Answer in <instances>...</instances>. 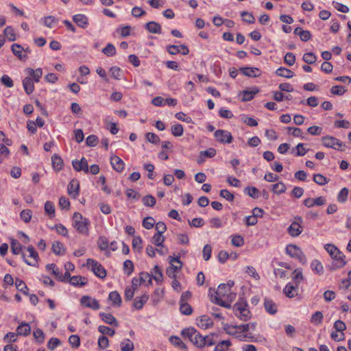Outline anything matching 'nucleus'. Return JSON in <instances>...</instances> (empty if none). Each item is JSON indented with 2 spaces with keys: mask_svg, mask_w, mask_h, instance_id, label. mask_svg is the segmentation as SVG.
<instances>
[{
  "mask_svg": "<svg viewBox=\"0 0 351 351\" xmlns=\"http://www.w3.org/2000/svg\"><path fill=\"white\" fill-rule=\"evenodd\" d=\"M302 231V228L298 222H293L287 229L288 233L293 237L299 236Z\"/></svg>",
  "mask_w": 351,
  "mask_h": 351,
  "instance_id": "15",
  "label": "nucleus"
},
{
  "mask_svg": "<svg viewBox=\"0 0 351 351\" xmlns=\"http://www.w3.org/2000/svg\"><path fill=\"white\" fill-rule=\"evenodd\" d=\"M209 293L210 295L211 301L221 306L229 308L231 305L229 302H226L223 298H227V299L232 301L235 298V293L231 292L229 289L228 285L221 284L219 285L217 289H210Z\"/></svg>",
  "mask_w": 351,
  "mask_h": 351,
  "instance_id": "1",
  "label": "nucleus"
},
{
  "mask_svg": "<svg viewBox=\"0 0 351 351\" xmlns=\"http://www.w3.org/2000/svg\"><path fill=\"white\" fill-rule=\"evenodd\" d=\"M98 245L101 250H106L109 247V242L106 237H101L98 240Z\"/></svg>",
  "mask_w": 351,
  "mask_h": 351,
  "instance_id": "56",
  "label": "nucleus"
},
{
  "mask_svg": "<svg viewBox=\"0 0 351 351\" xmlns=\"http://www.w3.org/2000/svg\"><path fill=\"white\" fill-rule=\"evenodd\" d=\"M45 211L51 219L55 216V207L53 202L47 201L45 204Z\"/></svg>",
  "mask_w": 351,
  "mask_h": 351,
  "instance_id": "34",
  "label": "nucleus"
},
{
  "mask_svg": "<svg viewBox=\"0 0 351 351\" xmlns=\"http://www.w3.org/2000/svg\"><path fill=\"white\" fill-rule=\"evenodd\" d=\"M145 137L147 141L153 144H158L160 141V138L156 134L152 132L147 133Z\"/></svg>",
  "mask_w": 351,
  "mask_h": 351,
  "instance_id": "54",
  "label": "nucleus"
},
{
  "mask_svg": "<svg viewBox=\"0 0 351 351\" xmlns=\"http://www.w3.org/2000/svg\"><path fill=\"white\" fill-rule=\"evenodd\" d=\"M277 75L284 77L286 78H291L293 77L294 73L292 71L285 67H280L276 71Z\"/></svg>",
  "mask_w": 351,
  "mask_h": 351,
  "instance_id": "28",
  "label": "nucleus"
},
{
  "mask_svg": "<svg viewBox=\"0 0 351 351\" xmlns=\"http://www.w3.org/2000/svg\"><path fill=\"white\" fill-rule=\"evenodd\" d=\"M73 226L79 233L87 234L88 231V220L86 218H84L82 215L79 213H75L73 217Z\"/></svg>",
  "mask_w": 351,
  "mask_h": 351,
  "instance_id": "3",
  "label": "nucleus"
},
{
  "mask_svg": "<svg viewBox=\"0 0 351 351\" xmlns=\"http://www.w3.org/2000/svg\"><path fill=\"white\" fill-rule=\"evenodd\" d=\"M23 86L25 89V93L27 95H30L33 93L34 90V85L33 83V80L29 77H26L23 80Z\"/></svg>",
  "mask_w": 351,
  "mask_h": 351,
  "instance_id": "21",
  "label": "nucleus"
},
{
  "mask_svg": "<svg viewBox=\"0 0 351 351\" xmlns=\"http://www.w3.org/2000/svg\"><path fill=\"white\" fill-rule=\"evenodd\" d=\"M247 306L246 303L237 302L233 307L235 315L243 321H247L250 318V312L247 308Z\"/></svg>",
  "mask_w": 351,
  "mask_h": 351,
  "instance_id": "5",
  "label": "nucleus"
},
{
  "mask_svg": "<svg viewBox=\"0 0 351 351\" xmlns=\"http://www.w3.org/2000/svg\"><path fill=\"white\" fill-rule=\"evenodd\" d=\"M303 60L308 64H313L316 61V56L313 53H306L303 56Z\"/></svg>",
  "mask_w": 351,
  "mask_h": 351,
  "instance_id": "58",
  "label": "nucleus"
},
{
  "mask_svg": "<svg viewBox=\"0 0 351 351\" xmlns=\"http://www.w3.org/2000/svg\"><path fill=\"white\" fill-rule=\"evenodd\" d=\"M98 330L103 335H108L111 337L115 334L114 330L106 326H99Z\"/></svg>",
  "mask_w": 351,
  "mask_h": 351,
  "instance_id": "62",
  "label": "nucleus"
},
{
  "mask_svg": "<svg viewBox=\"0 0 351 351\" xmlns=\"http://www.w3.org/2000/svg\"><path fill=\"white\" fill-rule=\"evenodd\" d=\"M297 289L298 285L295 284V286H294L293 285L288 284L284 289V293H285L286 296L289 298H292L297 295Z\"/></svg>",
  "mask_w": 351,
  "mask_h": 351,
  "instance_id": "27",
  "label": "nucleus"
},
{
  "mask_svg": "<svg viewBox=\"0 0 351 351\" xmlns=\"http://www.w3.org/2000/svg\"><path fill=\"white\" fill-rule=\"evenodd\" d=\"M239 70L247 77H258L261 75L260 70L254 67H241Z\"/></svg>",
  "mask_w": 351,
  "mask_h": 351,
  "instance_id": "17",
  "label": "nucleus"
},
{
  "mask_svg": "<svg viewBox=\"0 0 351 351\" xmlns=\"http://www.w3.org/2000/svg\"><path fill=\"white\" fill-rule=\"evenodd\" d=\"M146 29L152 34H161V26L159 23L150 21L146 23L145 25Z\"/></svg>",
  "mask_w": 351,
  "mask_h": 351,
  "instance_id": "25",
  "label": "nucleus"
},
{
  "mask_svg": "<svg viewBox=\"0 0 351 351\" xmlns=\"http://www.w3.org/2000/svg\"><path fill=\"white\" fill-rule=\"evenodd\" d=\"M27 250L29 253V257L32 258L34 261L33 262L28 261L25 258V254L22 253V257H23L24 261L29 265H32V266H34V267L37 266L38 260V254L36 252V251L35 250L34 247L32 245H29L27 247Z\"/></svg>",
  "mask_w": 351,
  "mask_h": 351,
  "instance_id": "11",
  "label": "nucleus"
},
{
  "mask_svg": "<svg viewBox=\"0 0 351 351\" xmlns=\"http://www.w3.org/2000/svg\"><path fill=\"white\" fill-rule=\"evenodd\" d=\"M349 191L347 188H343L338 194L337 200L339 202L343 203L347 200Z\"/></svg>",
  "mask_w": 351,
  "mask_h": 351,
  "instance_id": "52",
  "label": "nucleus"
},
{
  "mask_svg": "<svg viewBox=\"0 0 351 351\" xmlns=\"http://www.w3.org/2000/svg\"><path fill=\"white\" fill-rule=\"evenodd\" d=\"M72 165L73 169L77 171H83L86 173L89 172L88 161L84 157H82L80 160H73Z\"/></svg>",
  "mask_w": 351,
  "mask_h": 351,
  "instance_id": "10",
  "label": "nucleus"
},
{
  "mask_svg": "<svg viewBox=\"0 0 351 351\" xmlns=\"http://www.w3.org/2000/svg\"><path fill=\"white\" fill-rule=\"evenodd\" d=\"M165 237L160 233H156L152 238V243L157 246H162Z\"/></svg>",
  "mask_w": 351,
  "mask_h": 351,
  "instance_id": "45",
  "label": "nucleus"
},
{
  "mask_svg": "<svg viewBox=\"0 0 351 351\" xmlns=\"http://www.w3.org/2000/svg\"><path fill=\"white\" fill-rule=\"evenodd\" d=\"M311 267L312 270L317 274H321L323 273V266L321 264V263L317 260H314L313 261H312L311 264Z\"/></svg>",
  "mask_w": 351,
  "mask_h": 351,
  "instance_id": "41",
  "label": "nucleus"
},
{
  "mask_svg": "<svg viewBox=\"0 0 351 351\" xmlns=\"http://www.w3.org/2000/svg\"><path fill=\"white\" fill-rule=\"evenodd\" d=\"M183 132V127L181 124H176L171 126V133L175 136H181Z\"/></svg>",
  "mask_w": 351,
  "mask_h": 351,
  "instance_id": "51",
  "label": "nucleus"
},
{
  "mask_svg": "<svg viewBox=\"0 0 351 351\" xmlns=\"http://www.w3.org/2000/svg\"><path fill=\"white\" fill-rule=\"evenodd\" d=\"M86 265L97 277L104 278L106 276V269L99 262L92 258H88Z\"/></svg>",
  "mask_w": 351,
  "mask_h": 351,
  "instance_id": "4",
  "label": "nucleus"
},
{
  "mask_svg": "<svg viewBox=\"0 0 351 351\" xmlns=\"http://www.w3.org/2000/svg\"><path fill=\"white\" fill-rule=\"evenodd\" d=\"M323 314L321 311H316L313 313L311 318V322L319 325L322 322Z\"/></svg>",
  "mask_w": 351,
  "mask_h": 351,
  "instance_id": "43",
  "label": "nucleus"
},
{
  "mask_svg": "<svg viewBox=\"0 0 351 351\" xmlns=\"http://www.w3.org/2000/svg\"><path fill=\"white\" fill-rule=\"evenodd\" d=\"M18 335L27 336L30 334L31 328L27 323L22 322L16 328Z\"/></svg>",
  "mask_w": 351,
  "mask_h": 351,
  "instance_id": "26",
  "label": "nucleus"
},
{
  "mask_svg": "<svg viewBox=\"0 0 351 351\" xmlns=\"http://www.w3.org/2000/svg\"><path fill=\"white\" fill-rule=\"evenodd\" d=\"M191 341L197 347L202 348L206 345V338L202 336L197 330Z\"/></svg>",
  "mask_w": 351,
  "mask_h": 351,
  "instance_id": "18",
  "label": "nucleus"
},
{
  "mask_svg": "<svg viewBox=\"0 0 351 351\" xmlns=\"http://www.w3.org/2000/svg\"><path fill=\"white\" fill-rule=\"evenodd\" d=\"M197 325L202 328L206 329L213 326V322L208 316L202 315L200 317Z\"/></svg>",
  "mask_w": 351,
  "mask_h": 351,
  "instance_id": "20",
  "label": "nucleus"
},
{
  "mask_svg": "<svg viewBox=\"0 0 351 351\" xmlns=\"http://www.w3.org/2000/svg\"><path fill=\"white\" fill-rule=\"evenodd\" d=\"M61 344V341L59 339L52 337L49 339L47 343V347L49 350H53L56 347Z\"/></svg>",
  "mask_w": 351,
  "mask_h": 351,
  "instance_id": "60",
  "label": "nucleus"
},
{
  "mask_svg": "<svg viewBox=\"0 0 351 351\" xmlns=\"http://www.w3.org/2000/svg\"><path fill=\"white\" fill-rule=\"evenodd\" d=\"M27 71L28 73L32 77L34 82H38L40 81V79L43 75L42 69L38 68L36 70H34L33 69L28 68Z\"/></svg>",
  "mask_w": 351,
  "mask_h": 351,
  "instance_id": "31",
  "label": "nucleus"
},
{
  "mask_svg": "<svg viewBox=\"0 0 351 351\" xmlns=\"http://www.w3.org/2000/svg\"><path fill=\"white\" fill-rule=\"evenodd\" d=\"M110 164L114 170L117 172H121L125 166V163L123 160L117 156H112L110 157Z\"/></svg>",
  "mask_w": 351,
  "mask_h": 351,
  "instance_id": "12",
  "label": "nucleus"
},
{
  "mask_svg": "<svg viewBox=\"0 0 351 351\" xmlns=\"http://www.w3.org/2000/svg\"><path fill=\"white\" fill-rule=\"evenodd\" d=\"M149 299V295L146 293H144L141 297H136L134 299V302L133 306L135 308L140 310L143 308L144 304L147 302Z\"/></svg>",
  "mask_w": 351,
  "mask_h": 351,
  "instance_id": "22",
  "label": "nucleus"
},
{
  "mask_svg": "<svg viewBox=\"0 0 351 351\" xmlns=\"http://www.w3.org/2000/svg\"><path fill=\"white\" fill-rule=\"evenodd\" d=\"M169 263L171 264L170 267L174 272H177L178 270L182 268V263L180 261V258H173L172 256L169 257Z\"/></svg>",
  "mask_w": 351,
  "mask_h": 351,
  "instance_id": "29",
  "label": "nucleus"
},
{
  "mask_svg": "<svg viewBox=\"0 0 351 351\" xmlns=\"http://www.w3.org/2000/svg\"><path fill=\"white\" fill-rule=\"evenodd\" d=\"M108 298L112 302L114 305L121 306L122 300L119 293L117 291H112L109 293Z\"/></svg>",
  "mask_w": 351,
  "mask_h": 351,
  "instance_id": "32",
  "label": "nucleus"
},
{
  "mask_svg": "<svg viewBox=\"0 0 351 351\" xmlns=\"http://www.w3.org/2000/svg\"><path fill=\"white\" fill-rule=\"evenodd\" d=\"M232 345L230 340H223L215 346L214 351H228L229 347Z\"/></svg>",
  "mask_w": 351,
  "mask_h": 351,
  "instance_id": "33",
  "label": "nucleus"
},
{
  "mask_svg": "<svg viewBox=\"0 0 351 351\" xmlns=\"http://www.w3.org/2000/svg\"><path fill=\"white\" fill-rule=\"evenodd\" d=\"M121 351H133L134 349V343L129 339L121 342Z\"/></svg>",
  "mask_w": 351,
  "mask_h": 351,
  "instance_id": "36",
  "label": "nucleus"
},
{
  "mask_svg": "<svg viewBox=\"0 0 351 351\" xmlns=\"http://www.w3.org/2000/svg\"><path fill=\"white\" fill-rule=\"evenodd\" d=\"M231 243L236 247H241L244 245V239L241 235H234L232 238Z\"/></svg>",
  "mask_w": 351,
  "mask_h": 351,
  "instance_id": "57",
  "label": "nucleus"
},
{
  "mask_svg": "<svg viewBox=\"0 0 351 351\" xmlns=\"http://www.w3.org/2000/svg\"><path fill=\"white\" fill-rule=\"evenodd\" d=\"M70 283L74 286H84L87 283L86 279L80 276H74L69 280Z\"/></svg>",
  "mask_w": 351,
  "mask_h": 351,
  "instance_id": "30",
  "label": "nucleus"
},
{
  "mask_svg": "<svg viewBox=\"0 0 351 351\" xmlns=\"http://www.w3.org/2000/svg\"><path fill=\"white\" fill-rule=\"evenodd\" d=\"M16 289L25 295H28V288L25 283L21 279L16 278L15 282Z\"/></svg>",
  "mask_w": 351,
  "mask_h": 351,
  "instance_id": "35",
  "label": "nucleus"
},
{
  "mask_svg": "<svg viewBox=\"0 0 351 351\" xmlns=\"http://www.w3.org/2000/svg\"><path fill=\"white\" fill-rule=\"evenodd\" d=\"M323 145L326 147L333 148L338 150H343V147L345 145L343 144L339 139L332 136H324L322 138Z\"/></svg>",
  "mask_w": 351,
  "mask_h": 351,
  "instance_id": "7",
  "label": "nucleus"
},
{
  "mask_svg": "<svg viewBox=\"0 0 351 351\" xmlns=\"http://www.w3.org/2000/svg\"><path fill=\"white\" fill-rule=\"evenodd\" d=\"M80 303L82 306L92 308L93 310H98L100 308L99 302L91 298L90 296L84 295L80 300Z\"/></svg>",
  "mask_w": 351,
  "mask_h": 351,
  "instance_id": "9",
  "label": "nucleus"
},
{
  "mask_svg": "<svg viewBox=\"0 0 351 351\" xmlns=\"http://www.w3.org/2000/svg\"><path fill=\"white\" fill-rule=\"evenodd\" d=\"M52 251L57 255H62L64 253L63 245L60 241H55L52 244Z\"/></svg>",
  "mask_w": 351,
  "mask_h": 351,
  "instance_id": "38",
  "label": "nucleus"
},
{
  "mask_svg": "<svg viewBox=\"0 0 351 351\" xmlns=\"http://www.w3.org/2000/svg\"><path fill=\"white\" fill-rule=\"evenodd\" d=\"M325 249L329 253L331 258L334 259V263L331 266L332 269L343 267L346 265L345 255L336 246L332 244H327L325 246Z\"/></svg>",
  "mask_w": 351,
  "mask_h": 351,
  "instance_id": "2",
  "label": "nucleus"
},
{
  "mask_svg": "<svg viewBox=\"0 0 351 351\" xmlns=\"http://www.w3.org/2000/svg\"><path fill=\"white\" fill-rule=\"evenodd\" d=\"M73 21L80 27L85 28L88 25V18L84 14H75L73 17Z\"/></svg>",
  "mask_w": 351,
  "mask_h": 351,
  "instance_id": "24",
  "label": "nucleus"
},
{
  "mask_svg": "<svg viewBox=\"0 0 351 351\" xmlns=\"http://www.w3.org/2000/svg\"><path fill=\"white\" fill-rule=\"evenodd\" d=\"M214 136L221 143H231L233 141L231 133L227 130H217L215 132Z\"/></svg>",
  "mask_w": 351,
  "mask_h": 351,
  "instance_id": "8",
  "label": "nucleus"
},
{
  "mask_svg": "<svg viewBox=\"0 0 351 351\" xmlns=\"http://www.w3.org/2000/svg\"><path fill=\"white\" fill-rule=\"evenodd\" d=\"M52 167L56 171H60L63 167V160L57 154L51 157Z\"/></svg>",
  "mask_w": 351,
  "mask_h": 351,
  "instance_id": "19",
  "label": "nucleus"
},
{
  "mask_svg": "<svg viewBox=\"0 0 351 351\" xmlns=\"http://www.w3.org/2000/svg\"><path fill=\"white\" fill-rule=\"evenodd\" d=\"M241 16H242L243 21L252 24L255 22V18L252 15V14L247 12L246 11H243L241 13Z\"/></svg>",
  "mask_w": 351,
  "mask_h": 351,
  "instance_id": "48",
  "label": "nucleus"
},
{
  "mask_svg": "<svg viewBox=\"0 0 351 351\" xmlns=\"http://www.w3.org/2000/svg\"><path fill=\"white\" fill-rule=\"evenodd\" d=\"M264 306L266 311L271 314L274 315L277 312V305L276 303L269 298H265Z\"/></svg>",
  "mask_w": 351,
  "mask_h": 351,
  "instance_id": "16",
  "label": "nucleus"
},
{
  "mask_svg": "<svg viewBox=\"0 0 351 351\" xmlns=\"http://www.w3.org/2000/svg\"><path fill=\"white\" fill-rule=\"evenodd\" d=\"M286 186L283 182H278L273 185L272 191L274 193L281 194L286 191Z\"/></svg>",
  "mask_w": 351,
  "mask_h": 351,
  "instance_id": "46",
  "label": "nucleus"
},
{
  "mask_svg": "<svg viewBox=\"0 0 351 351\" xmlns=\"http://www.w3.org/2000/svg\"><path fill=\"white\" fill-rule=\"evenodd\" d=\"M4 34L10 41H14L16 39L14 30L11 26H8L4 29Z\"/></svg>",
  "mask_w": 351,
  "mask_h": 351,
  "instance_id": "49",
  "label": "nucleus"
},
{
  "mask_svg": "<svg viewBox=\"0 0 351 351\" xmlns=\"http://www.w3.org/2000/svg\"><path fill=\"white\" fill-rule=\"evenodd\" d=\"M180 312L186 315H189L192 313L193 309L188 302H179Z\"/></svg>",
  "mask_w": 351,
  "mask_h": 351,
  "instance_id": "37",
  "label": "nucleus"
},
{
  "mask_svg": "<svg viewBox=\"0 0 351 351\" xmlns=\"http://www.w3.org/2000/svg\"><path fill=\"white\" fill-rule=\"evenodd\" d=\"M142 201L143 204L146 206L153 207L156 204V199L151 195L144 196Z\"/></svg>",
  "mask_w": 351,
  "mask_h": 351,
  "instance_id": "44",
  "label": "nucleus"
},
{
  "mask_svg": "<svg viewBox=\"0 0 351 351\" xmlns=\"http://www.w3.org/2000/svg\"><path fill=\"white\" fill-rule=\"evenodd\" d=\"M313 181L315 183H317V184L323 186V185L326 184L329 182V180L327 179L323 175H322L320 173H318V174H315L314 175V176H313Z\"/></svg>",
  "mask_w": 351,
  "mask_h": 351,
  "instance_id": "42",
  "label": "nucleus"
},
{
  "mask_svg": "<svg viewBox=\"0 0 351 351\" xmlns=\"http://www.w3.org/2000/svg\"><path fill=\"white\" fill-rule=\"evenodd\" d=\"M284 61L287 65L292 66L295 62V57L293 53L288 52L285 54Z\"/></svg>",
  "mask_w": 351,
  "mask_h": 351,
  "instance_id": "64",
  "label": "nucleus"
},
{
  "mask_svg": "<svg viewBox=\"0 0 351 351\" xmlns=\"http://www.w3.org/2000/svg\"><path fill=\"white\" fill-rule=\"evenodd\" d=\"M286 252L292 258H297L301 263H306V257L301 249L296 245H288L286 247Z\"/></svg>",
  "mask_w": 351,
  "mask_h": 351,
  "instance_id": "6",
  "label": "nucleus"
},
{
  "mask_svg": "<svg viewBox=\"0 0 351 351\" xmlns=\"http://www.w3.org/2000/svg\"><path fill=\"white\" fill-rule=\"evenodd\" d=\"M102 52L108 56H112L115 54L116 49L112 44H108L102 50Z\"/></svg>",
  "mask_w": 351,
  "mask_h": 351,
  "instance_id": "53",
  "label": "nucleus"
},
{
  "mask_svg": "<svg viewBox=\"0 0 351 351\" xmlns=\"http://www.w3.org/2000/svg\"><path fill=\"white\" fill-rule=\"evenodd\" d=\"M22 247V245L17 240H12L11 250L14 254H19L21 252Z\"/></svg>",
  "mask_w": 351,
  "mask_h": 351,
  "instance_id": "40",
  "label": "nucleus"
},
{
  "mask_svg": "<svg viewBox=\"0 0 351 351\" xmlns=\"http://www.w3.org/2000/svg\"><path fill=\"white\" fill-rule=\"evenodd\" d=\"M80 184L76 179H73L69 184L68 193L75 198L79 195Z\"/></svg>",
  "mask_w": 351,
  "mask_h": 351,
  "instance_id": "14",
  "label": "nucleus"
},
{
  "mask_svg": "<svg viewBox=\"0 0 351 351\" xmlns=\"http://www.w3.org/2000/svg\"><path fill=\"white\" fill-rule=\"evenodd\" d=\"M69 342L71 345L72 347L77 348L80 345V337L76 335H71L69 338Z\"/></svg>",
  "mask_w": 351,
  "mask_h": 351,
  "instance_id": "55",
  "label": "nucleus"
},
{
  "mask_svg": "<svg viewBox=\"0 0 351 351\" xmlns=\"http://www.w3.org/2000/svg\"><path fill=\"white\" fill-rule=\"evenodd\" d=\"M99 316L102 319L104 322H105L106 324L112 325L114 326H118L119 324L116 319V318L110 313H101L99 314Z\"/></svg>",
  "mask_w": 351,
  "mask_h": 351,
  "instance_id": "23",
  "label": "nucleus"
},
{
  "mask_svg": "<svg viewBox=\"0 0 351 351\" xmlns=\"http://www.w3.org/2000/svg\"><path fill=\"white\" fill-rule=\"evenodd\" d=\"M346 90L342 86H334L331 88L330 92L335 95H342L345 93Z\"/></svg>",
  "mask_w": 351,
  "mask_h": 351,
  "instance_id": "63",
  "label": "nucleus"
},
{
  "mask_svg": "<svg viewBox=\"0 0 351 351\" xmlns=\"http://www.w3.org/2000/svg\"><path fill=\"white\" fill-rule=\"evenodd\" d=\"M155 220L152 217H147L143 221V226L146 229H151L154 227Z\"/></svg>",
  "mask_w": 351,
  "mask_h": 351,
  "instance_id": "59",
  "label": "nucleus"
},
{
  "mask_svg": "<svg viewBox=\"0 0 351 351\" xmlns=\"http://www.w3.org/2000/svg\"><path fill=\"white\" fill-rule=\"evenodd\" d=\"M33 336L38 343H42L45 339V335L41 329L37 328L33 332Z\"/></svg>",
  "mask_w": 351,
  "mask_h": 351,
  "instance_id": "50",
  "label": "nucleus"
},
{
  "mask_svg": "<svg viewBox=\"0 0 351 351\" xmlns=\"http://www.w3.org/2000/svg\"><path fill=\"white\" fill-rule=\"evenodd\" d=\"M123 271L128 275L130 276L134 271V264L130 260H126L123 263Z\"/></svg>",
  "mask_w": 351,
  "mask_h": 351,
  "instance_id": "47",
  "label": "nucleus"
},
{
  "mask_svg": "<svg viewBox=\"0 0 351 351\" xmlns=\"http://www.w3.org/2000/svg\"><path fill=\"white\" fill-rule=\"evenodd\" d=\"M244 191L252 198L257 199L258 197L259 191L254 186H247L245 188Z\"/></svg>",
  "mask_w": 351,
  "mask_h": 351,
  "instance_id": "39",
  "label": "nucleus"
},
{
  "mask_svg": "<svg viewBox=\"0 0 351 351\" xmlns=\"http://www.w3.org/2000/svg\"><path fill=\"white\" fill-rule=\"evenodd\" d=\"M12 53L21 60L27 58V54L23 53L24 48L19 44H13L11 47Z\"/></svg>",
  "mask_w": 351,
  "mask_h": 351,
  "instance_id": "13",
  "label": "nucleus"
},
{
  "mask_svg": "<svg viewBox=\"0 0 351 351\" xmlns=\"http://www.w3.org/2000/svg\"><path fill=\"white\" fill-rule=\"evenodd\" d=\"M32 210L29 209L23 210L21 212L20 216L25 223L29 222L32 219Z\"/></svg>",
  "mask_w": 351,
  "mask_h": 351,
  "instance_id": "61",
  "label": "nucleus"
}]
</instances>
